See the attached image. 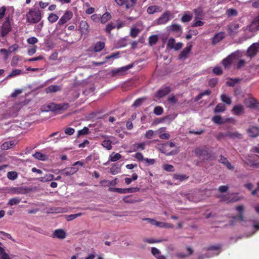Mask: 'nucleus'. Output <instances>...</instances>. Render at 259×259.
Returning <instances> with one entry per match:
<instances>
[{
    "label": "nucleus",
    "instance_id": "nucleus-1",
    "mask_svg": "<svg viewBox=\"0 0 259 259\" xmlns=\"http://www.w3.org/2000/svg\"><path fill=\"white\" fill-rule=\"evenodd\" d=\"M27 21L30 23H36L38 22L41 18V13L39 10L31 9L26 14Z\"/></svg>",
    "mask_w": 259,
    "mask_h": 259
},
{
    "label": "nucleus",
    "instance_id": "nucleus-2",
    "mask_svg": "<svg viewBox=\"0 0 259 259\" xmlns=\"http://www.w3.org/2000/svg\"><path fill=\"white\" fill-rule=\"evenodd\" d=\"M195 154L196 156L202 158V160H208L211 157V154L210 153L207 148H196L195 150Z\"/></svg>",
    "mask_w": 259,
    "mask_h": 259
},
{
    "label": "nucleus",
    "instance_id": "nucleus-3",
    "mask_svg": "<svg viewBox=\"0 0 259 259\" xmlns=\"http://www.w3.org/2000/svg\"><path fill=\"white\" fill-rule=\"evenodd\" d=\"M12 31V26L9 18L5 21L0 28V38L5 37Z\"/></svg>",
    "mask_w": 259,
    "mask_h": 259
},
{
    "label": "nucleus",
    "instance_id": "nucleus-4",
    "mask_svg": "<svg viewBox=\"0 0 259 259\" xmlns=\"http://www.w3.org/2000/svg\"><path fill=\"white\" fill-rule=\"evenodd\" d=\"M175 146V144L173 142H166L163 144L160 148V151L165 154L167 156L173 155L177 154L178 151L177 150H172L170 152H167V147H169L172 148Z\"/></svg>",
    "mask_w": 259,
    "mask_h": 259
},
{
    "label": "nucleus",
    "instance_id": "nucleus-5",
    "mask_svg": "<svg viewBox=\"0 0 259 259\" xmlns=\"http://www.w3.org/2000/svg\"><path fill=\"white\" fill-rule=\"evenodd\" d=\"M48 107L50 110L56 111L65 110L69 107V106L68 103H62L57 104L54 103H51L48 105Z\"/></svg>",
    "mask_w": 259,
    "mask_h": 259
},
{
    "label": "nucleus",
    "instance_id": "nucleus-6",
    "mask_svg": "<svg viewBox=\"0 0 259 259\" xmlns=\"http://www.w3.org/2000/svg\"><path fill=\"white\" fill-rule=\"evenodd\" d=\"M137 0H115V3L120 7H125L126 9L133 8L136 4Z\"/></svg>",
    "mask_w": 259,
    "mask_h": 259
},
{
    "label": "nucleus",
    "instance_id": "nucleus-7",
    "mask_svg": "<svg viewBox=\"0 0 259 259\" xmlns=\"http://www.w3.org/2000/svg\"><path fill=\"white\" fill-rule=\"evenodd\" d=\"M240 30V25L236 22L231 23L228 27L227 31L229 35L231 36H235Z\"/></svg>",
    "mask_w": 259,
    "mask_h": 259
},
{
    "label": "nucleus",
    "instance_id": "nucleus-8",
    "mask_svg": "<svg viewBox=\"0 0 259 259\" xmlns=\"http://www.w3.org/2000/svg\"><path fill=\"white\" fill-rule=\"evenodd\" d=\"M259 51V44L255 42L252 44L247 49L246 55L250 58L254 57Z\"/></svg>",
    "mask_w": 259,
    "mask_h": 259
},
{
    "label": "nucleus",
    "instance_id": "nucleus-9",
    "mask_svg": "<svg viewBox=\"0 0 259 259\" xmlns=\"http://www.w3.org/2000/svg\"><path fill=\"white\" fill-rule=\"evenodd\" d=\"M238 56L237 55L236 53H233L230 55H229L226 58H224L222 60V64L224 67L225 68H230V66L231 65L232 63L233 62V61L237 59Z\"/></svg>",
    "mask_w": 259,
    "mask_h": 259
},
{
    "label": "nucleus",
    "instance_id": "nucleus-10",
    "mask_svg": "<svg viewBox=\"0 0 259 259\" xmlns=\"http://www.w3.org/2000/svg\"><path fill=\"white\" fill-rule=\"evenodd\" d=\"M240 199V198L238 196L237 193H233L226 196H224L222 198V201H226L228 203L236 202L239 201Z\"/></svg>",
    "mask_w": 259,
    "mask_h": 259
},
{
    "label": "nucleus",
    "instance_id": "nucleus-11",
    "mask_svg": "<svg viewBox=\"0 0 259 259\" xmlns=\"http://www.w3.org/2000/svg\"><path fill=\"white\" fill-rule=\"evenodd\" d=\"M170 88L169 87H165L159 89L155 94V97L159 99L167 95L170 92Z\"/></svg>",
    "mask_w": 259,
    "mask_h": 259
},
{
    "label": "nucleus",
    "instance_id": "nucleus-12",
    "mask_svg": "<svg viewBox=\"0 0 259 259\" xmlns=\"http://www.w3.org/2000/svg\"><path fill=\"white\" fill-rule=\"evenodd\" d=\"M73 16L72 12L70 11H67L63 16L59 19L58 24L62 25L67 21L70 20Z\"/></svg>",
    "mask_w": 259,
    "mask_h": 259
},
{
    "label": "nucleus",
    "instance_id": "nucleus-13",
    "mask_svg": "<svg viewBox=\"0 0 259 259\" xmlns=\"http://www.w3.org/2000/svg\"><path fill=\"white\" fill-rule=\"evenodd\" d=\"M171 13L166 11L164 12L157 20V24L161 25L167 23L170 20Z\"/></svg>",
    "mask_w": 259,
    "mask_h": 259
},
{
    "label": "nucleus",
    "instance_id": "nucleus-14",
    "mask_svg": "<svg viewBox=\"0 0 259 259\" xmlns=\"http://www.w3.org/2000/svg\"><path fill=\"white\" fill-rule=\"evenodd\" d=\"M78 168L74 167H66L59 171V172L65 176H71L76 173Z\"/></svg>",
    "mask_w": 259,
    "mask_h": 259
},
{
    "label": "nucleus",
    "instance_id": "nucleus-15",
    "mask_svg": "<svg viewBox=\"0 0 259 259\" xmlns=\"http://www.w3.org/2000/svg\"><path fill=\"white\" fill-rule=\"evenodd\" d=\"M133 66V64H129L127 66L117 68L115 70H113L111 71L112 75V76H115L117 74H123V73L127 71L128 69L132 68Z\"/></svg>",
    "mask_w": 259,
    "mask_h": 259
},
{
    "label": "nucleus",
    "instance_id": "nucleus-16",
    "mask_svg": "<svg viewBox=\"0 0 259 259\" xmlns=\"http://www.w3.org/2000/svg\"><path fill=\"white\" fill-rule=\"evenodd\" d=\"M249 29L251 31L259 30V14L252 21L249 26Z\"/></svg>",
    "mask_w": 259,
    "mask_h": 259
},
{
    "label": "nucleus",
    "instance_id": "nucleus-17",
    "mask_svg": "<svg viewBox=\"0 0 259 259\" xmlns=\"http://www.w3.org/2000/svg\"><path fill=\"white\" fill-rule=\"evenodd\" d=\"M17 144V141L16 140L6 141L2 145L1 149L2 150H7L13 148Z\"/></svg>",
    "mask_w": 259,
    "mask_h": 259
},
{
    "label": "nucleus",
    "instance_id": "nucleus-18",
    "mask_svg": "<svg viewBox=\"0 0 259 259\" xmlns=\"http://www.w3.org/2000/svg\"><path fill=\"white\" fill-rule=\"evenodd\" d=\"M11 192L15 194H25L28 192V189L24 187H12L11 188Z\"/></svg>",
    "mask_w": 259,
    "mask_h": 259
},
{
    "label": "nucleus",
    "instance_id": "nucleus-19",
    "mask_svg": "<svg viewBox=\"0 0 259 259\" xmlns=\"http://www.w3.org/2000/svg\"><path fill=\"white\" fill-rule=\"evenodd\" d=\"M192 46L191 45H189V46H187L179 54V59H186L188 55V54L190 53L191 49H192Z\"/></svg>",
    "mask_w": 259,
    "mask_h": 259
},
{
    "label": "nucleus",
    "instance_id": "nucleus-20",
    "mask_svg": "<svg viewBox=\"0 0 259 259\" xmlns=\"http://www.w3.org/2000/svg\"><path fill=\"white\" fill-rule=\"evenodd\" d=\"M225 38V33L223 32H220L214 35L212 38V44L215 45L219 42L221 40Z\"/></svg>",
    "mask_w": 259,
    "mask_h": 259
},
{
    "label": "nucleus",
    "instance_id": "nucleus-21",
    "mask_svg": "<svg viewBox=\"0 0 259 259\" xmlns=\"http://www.w3.org/2000/svg\"><path fill=\"white\" fill-rule=\"evenodd\" d=\"M247 132L250 137H256L259 135V127L255 126H251L248 129Z\"/></svg>",
    "mask_w": 259,
    "mask_h": 259
},
{
    "label": "nucleus",
    "instance_id": "nucleus-22",
    "mask_svg": "<svg viewBox=\"0 0 259 259\" xmlns=\"http://www.w3.org/2000/svg\"><path fill=\"white\" fill-rule=\"evenodd\" d=\"M140 188L138 187L129 188H119V193L125 194V193H132L138 192Z\"/></svg>",
    "mask_w": 259,
    "mask_h": 259
},
{
    "label": "nucleus",
    "instance_id": "nucleus-23",
    "mask_svg": "<svg viewBox=\"0 0 259 259\" xmlns=\"http://www.w3.org/2000/svg\"><path fill=\"white\" fill-rule=\"evenodd\" d=\"M89 26L85 21H81L79 24V29L82 34H87L89 32Z\"/></svg>",
    "mask_w": 259,
    "mask_h": 259
},
{
    "label": "nucleus",
    "instance_id": "nucleus-24",
    "mask_svg": "<svg viewBox=\"0 0 259 259\" xmlns=\"http://www.w3.org/2000/svg\"><path fill=\"white\" fill-rule=\"evenodd\" d=\"M192 17L193 15L189 11H186L181 17V21L183 23L188 22L192 20Z\"/></svg>",
    "mask_w": 259,
    "mask_h": 259
},
{
    "label": "nucleus",
    "instance_id": "nucleus-25",
    "mask_svg": "<svg viewBox=\"0 0 259 259\" xmlns=\"http://www.w3.org/2000/svg\"><path fill=\"white\" fill-rule=\"evenodd\" d=\"M234 114L240 115L244 111V107L242 105H236L234 106L232 110Z\"/></svg>",
    "mask_w": 259,
    "mask_h": 259
},
{
    "label": "nucleus",
    "instance_id": "nucleus-26",
    "mask_svg": "<svg viewBox=\"0 0 259 259\" xmlns=\"http://www.w3.org/2000/svg\"><path fill=\"white\" fill-rule=\"evenodd\" d=\"M66 233L61 229L56 230L53 233V237H56L59 239H64L66 237Z\"/></svg>",
    "mask_w": 259,
    "mask_h": 259
},
{
    "label": "nucleus",
    "instance_id": "nucleus-27",
    "mask_svg": "<svg viewBox=\"0 0 259 259\" xmlns=\"http://www.w3.org/2000/svg\"><path fill=\"white\" fill-rule=\"evenodd\" d=\"M244 104L249 108H255L257 107L256 105V100L253 98L245 99L244 100Z\"/></svg>",
    "mask_w": 259,
    "mask_h": 259
},
{
    "label": "nucleus",
    "instance_id": "nucleus-28",
    "mask_svg": "<svg viewBox=\"0 0 259 259\" xmlns=\"http://www.w3.org/2000/svg\"><path fill=\"white\" fill-rule=\"evenodd\" d=\"M219 161L224 164L229 169H233L234 166L228 160L227 158L221 155Z\"/></svg>",
    "mask_w": 259,
    "mask_h": 259
},
{
    "label": "nucleus",
    "instance_id": "nucleus-29",
    "mask_svg": "<svg viewBox=\"0 0 259 259\" xmlns=\"http://www.w3.org/2000/svg\"><path fill=\"white\" fill-rule=\"evenodd\" d=\"M151 253L157 259H166L164 255L160 254L159 250L155 247L151 248Z\"/></svg>",
    "mask_w": 259,
    "mask_h": 259
},
{
    "label": "nucleus",
    "instance_id": "nucleus-30",
    "mask_svg": "<svg viewBox=\"0 0 259 259\" xmlns=\"http://www.w3.org/2000/svg\"><path fill=\"white\" fill-rule=\"evenodd\" d=\"M227 137H228L230 139H242L243 138L242 135L237 132H227Z\"/></svg>",
    "mask_w": 259,
    "mask_h": 259
},
{
    "label": "nucleus",
    "instance_id": "nucleus-31",
    "mask_svg": "<svg viewBox=\"0 0 259 259\" xmlns=\"http://www.w3.org/2000/svg\"><path fill=\"white\" fill-rule=\"evenodd\" d=\"M105 47V44L103 41H98L97 42L94 46V51L95 52H100L103 49H104Z\"/></svg>",
    "mask_w": 259,
    "mask_h": 259
},
{
    "label": "nucleus",
    "instance_id": "nucleus-32",
    "mask_svg": "<svg viewBox=\"0 0 259 259\" xmlns=\"http://www.w3.org/2000/svg\"><path fill=\"white\" fill-rule=\"evenodd\" d=\"M54 180V175L51 174H46L44 177L38 178V180L41 182H47Z\"/></svg>",
    "mask_w": 259,
    "mask_h": 259
},
{
    "label": "nucleus",
    "instance_id": "nucleus-33",
    "mask_svg": "<svg viewBox=\"0 0 259 259\" xmlns=\"http://www.w3.org/2000/svg\"><path fill=\"white\" fill-rule=\"evenodd\" d=\"M61 90L59 86L57 85H51L46 89L47 93H51L58 92Z\"/></svg>",
    "mask_w": 259,
    "mask_h": 259
},
{
    "label": "nucleus",
    "instance_id": "nucleus-34",
    "mask_svg": "<svg viewBox=\"0 0 259 259\" xmlns=\"http://www.w3.org/2000/svg\"><path fill=\"white\" fill-rule=\"evenodd\" d=\"M195 14V19H202L203 18V11L201 8H198L193 10Z\"/></svg>",
    "mask_w": 259,
    "mask_h": 259
},
{
    "label": "nucleus",
    "instance_id": "nucleus-35",
    "mask_svg": "<svg viewBox=\"0 0 259 259\" xmlns=\"http://www.w3.org/2000/svg\"><path fill=\"white\" fill-rule=\"evenodd\" d=\"M21 201V198L19 197H15L9 199L8 205L13 206L18 204Z\"/></svg>",
    "mask_w": 259,
    "mask_h": 259
},
{
    "label": "nucleus",
    "instance_id": "nucleus-36",
    "mask_svg": "<svg viewBox=\"0 0 259 259\" xmlns=\"http://www.w3.org/2000/svg\"><path fill=\"white\" fill-rule=\"evenodd\" d=\"M52 213H63L67 211V208L61 207H54L50 209Z\"/></svg>",
    "mask_w": 259,
    "mask_h": 259
},
{
    "label": "nucleus",
    "instance_id": "nucleus-37",
    "mask_svg": "<svg viewBox=\"0 0 259 259\" xmlns=\"http://www.w3.org/2000/svg\"><path fill=\"white\" fill-rule=\"evenodd\" d=\"M123 201L126 203H134L141 201L140 199H135L132 198L131 196H125L123 198Z\"/></svg>",
    "mask_w": 259,
    "mask_h": 259
},
{
    "label": "nucleus",
    "instance_id": "nucleus-38",
    "mask_svg": "<svg viewBox=\"0 0 259 259\" xmlns=\"http://www.w3.org/2000/svg\"><path fill=\"white\" fill-rule=\"evenodd\" d=\"M241 79L238 78H229V80L226 81V84L229 87H234L235 84L238 83Z\"/></svg>",
    "mask_w": 259,
    "mask_h": 259
},
{
    "label": "nucleus",
    "instance_id": "nucleus-39",
    "mask_svg": "<svg viewBox=\"0 0 259 259\" xmlns=\"http://www.w3.org/2000/svg\"><path fill=\"white\" fill-rule=\"evenodd\" d=\"M111 15L109 13L106 12L101 17H100V19L101 22L103 24L106 23L109 20L111 19Z\"/></svg>",
    "mask_w": 259,
    "mask_h": 259
},
{
    "label": "nucleus",
    "instance_id": "nucleus-40",
    "mask_svg": "<svg viewBox=\"0 0 259 259\" xmlns=\"http://www.w3.org/2000/svg\"><path fill=\"white\" fill-rule=\"evenodd\" d=\"M160 11V7L157 6H151L147 8V12L149 14H153Z\"/></svg>",
    "mask_w": 259,
    "mask_h": 259
},
{
    "label": "nucleus",
    "instance_id": "nucleus-41",
    "mask_svg": "<svg viewBox=\"0 0 259 259\" xmlns=\"http://www.w3.org/2000/svg\"><path fill=\"white\" fill-rule=\"evenodd\" d=\"M33 156L38 160L44 161L47 159V155L43 154L42 153L39 152H36L33 155Z\"/></svg>",
    "mask_w": 259,
    "mask_h": 259
},
{
    "label": "nucleus",
    "instance_id": "nucleus-42",
    "mask_svg": "<svg viewBox=\"0 0 259 259\" xmlns=\"http://www.w3.org/2000/svg\"><path fill=\"white\" fill-rule=\"evenodd\" d=\"M121 158V155L119 153H115L113 152L109 156V160L112 162L116 161Z\"/></svg>",
    "mask_w": 259,
    "mask_h": 259
},
{
    "label": "nucleus",
    "instance_id": "nucleus-43",
    "mask_svg": "<svg viewBox=\"0 0 259 259\" xmlns=\"http://www.w3.org/2000/svg\"><path fill=\"white\" fill-rule=\"evenodd\" d=\"M173 178L175 180H179L180 182H182L188 178V177L184 174H175L173 176Z\"/></svg>",
    "mask_w": 259,
    "mask_h": 259
},
{
    "label": "nucleus",
    "instance_id": "nucleus-44",
    "mask_svg": "<svg viewBox=\"0 0 259 259\" xmlns=\"http://www.w3.org/2000/svg\"><path fill=\"white\" fill-rule=\"evenodd\" d=\"M143 242L148 243H160L164 241H166V239H153L152 238H143Z\"/></svg>",
    "mask_w": 259,
    "mask_h": 259
},
{
    "label": "nucleus",
    "instance_id": "nucleus-45",
    "mask_svg": "<svg viewBox=\"0 0 259 259\" xmlns=\"http://www.w3.org/2000/svg\"><path fill=\"white\" fill-rule=\"evenodd\" d=\"M226 110V107L222 103L218 104L215 107L214 112L215 113L223 112Z\"/></svg>",
    "mask_w": 259,
    "mask_h": 259
},
{
    "label": "nucleus",
    "instance_id": "nucleus-46",
    "mask_svg": "<svg viewBox=\"0 0 259 259\" xmlns=\"http://www.w3.org/2000/svg\"><path fill=\"white\" fill-rule=\"evenodd\" d=\"M170 30L172 31L176 32H182V29L180 25L178 24H172L170 25Z\"/></svg>",
    "mask_w": 259,
    "mask_h": 259
},
{
    "label": "nucleus",
    "instance_id": "nucleus-47",
    "mask_svg": "<svg viewBox=\"0 0 259 259\" xmlns=\"http://www.w3.org/2000/svg\"><path fill=\"white\" fill-rule=\"evenodd\" d=\"M0 259H11L3 247H0Z\"/></svg>",
    "mask_w": 259,
    "mask_h": 259
},
{
    "label": "nucleus",
    "instance_id": "nucleus-48",
    "mask_svg": "<svg viewBox=\"0 0 259 259\" xmlns=\"http://www.w3.org/2000/svg\"><path fill=\"white\" fill-rule=\"evenodd\" d=\"M111 144L112 142L110 140H105L102 141L101 145L103 147L109 150H111L112 147Z\"/></svg>",
    "mask_w": 259,
    "mask_h": 259
},
{
    "label": "nucleus",
    "instance_id": "nucleus-49",
    "mask_svg": "<svg viewBox=\"0 0 259 259\" xmlns=\"http://www.w3.org/2000/svg\"><path fill=\"white\" fill-rule=\"evenodd\" d=\"M221 99L222 101L226 104L230 105L232 103L231 98L228 96H227L225 94H222L221 96Z\"/></svg>",
    "mask_w": 259,
    "mask_h": 259
},
{
    "label": "nucleus",
    "instance_id": "nucleus-50",
    "mask_svg": "<svg viewBox=\"0 0 259 259\" xmlns=\"http://www.w3.org/2000/svg\"><path fill=\"white\" fill-rule=\"evenodd\" d=\"M158 36L157 35H151L148 39L149 44L150 46L155 45L158 41Z\"/></svg>",
    "mask_w": 259,
    "mask_h": 259
},
{
    "label": "nucleus",
    "instance_id": "nucleus-51",
    "mask_svg": "<svg viewBox=\"0 0 259 259\" xmlns=\"http://www.w3.org/2000/svg\"><path fill=\"white\" fill-rule=\"evenodd\" d=\"M116 26V25L114 23L110 22L106 25L105 30L106 32L110 33L111 31L115 28Z\"/></svg>",
    "mask_w": 259,
    "mask_h": 259
},
{
    "label": "nucleus",
    "instance_id": "nucleus-52",
    "mask_svg": "<svg viewBox=\"0 0 259 259\" xmlns=\"http://www.w3.org/2000/svg\"><path fill=\"white\" fill-rule=\"evenodd\" d=\"M82 214V213L79 212L76 214H72L70 215H66L65 219L67 221H70L72 220H73L74 219H76V218L81 216Z\"/></svg>",
    "mask_w": 259,
    "mask_h": 259
},
{
    "label": "nucleus",
    "instance_id": "nucleus-53",
    "mask_svg": "<svg viewBox=\"0 0 259 259\" xmlns=\"http://www.w3.org/2000/svg\"><path fill=\"white\" fill-rule=\"evenodd\" d=\"M140 30L137 28H132L130 30V35L133 38L136 37L140 33Z\"/></svg>",
    "mask_w": 259,
    "mask_h": 259
},
{
    "label": "nucleus",
    "instance_id": "nucleus-54",
    "mask_svg": "<svg viewBox=\"0 0 259 259\" xmlns=\"http://www.w3.org/2000/svg\"><path fill=\"white\" fill-rule=\"evenodd\" d=\"M7 177L11 180H15L18 177V174L15 171H9L7 173Z\"/></svg>",
    "mask_w": 259,
    "mask_h": 259
},
{
    "label": "nucleus",
    "instance_id": "nucleus-55",
    "mask_svg": "<svg viewBox=\"0 0 259 259\" xmlns=\"http://www.w3.org/2000/svg\"><path fill=\"white\" fill-rule=\"evenodd\" d=\"M212 121L218 124H221L223 123L222 117L220 115H215L212 119Z\"/></svg>",
    "mask_w": 259,
    "mask_h": 259
},
{
    "label": "nucleus",
    "instance_id": "nucleus-56",
    "mask_svg": "<svg viewBox=\"0 0 259 259\" xmlns=\"http://www.w3.org/2000/svg\"><path fill=\"white\" fill-rule=\"evenodd\" d=\"M58 16L54 13H51L48 17V20L51 23L55 22L58 19Z\"/></svg>",
    "mask_w": 259,
    "mask_h": 259
},
{
    "label": "nucleus",
    "instance_id": "nucleus-57",
    "mask_svg": "<svg viewBox=\"0 0 259 259\" xmlns=\"http://www.w3.org/2000/svg\"><path fill=\"white\" fill-rule=\"evenodd\" d=\"M226 14L228 17H231L237 16L238 13L234 9H229L227 10Z\"/></svg>",
    "mask_w": 259,
    "mask_h": 259
},
{
    "label": "nucleus",
    "instance_id": "nucleus-58",
    "mask_svg": "<svg viewBox=\"0 0 259 259\" xmlns=\"http://www.w3.org/2000/svg\"><path fill=\"white\" fill-rule=\"evenodd\" d=\"M153 112L157 115H160L163 112V109L161 106H156L154 108Z\"/></svg>",
    "mask_w": 259,
    "mask_h": 259
},
{
    "label": "nucleus",
    "instance_id": "nucleus-59",
    "mask_svg": "<svg viewBox=\"0 0 259 259\" xmlns=\"http://www.w3.org/2000/svg\"><path fill=\"white\" fill-rule=\"evenodd\" d=\"M175 45V39L174 38H170L167 42V48L169 49H172Z\"/></svg>",
    "mask_w": 259,
    "mask_h": 259
},
{
    "label": "nucleus",
    "instance_id": "nucleus-60",
    "mask_svg": "<svg viewBox=\"0 0 259 259\" xmlns=\"http://www.w3.org/2000/svg\"><path fill=\"white\" fill-rule=\"evenodd\" d=\"M221 245L220 244L215 245H211L207 247L206 248V250L209 251H218L221 248Z\"/></svg>",
    "mask_w": 259,
    "mask_h": 259
},
{
    "label": "nucleus",
    "instance_id": "nucleus-61",
    "mask_svg": "<svg viewBox=\"0 0 259 259\" xmlns=\"http://www.w3.org/2000/svg\"><path fill=\"white\" fill-rule=\"evenodd\" d=\"M163 168L166 171L173 172L175 171L174 167L168 164L163 165Z\"/></svg>",
    "mask_w": 259,
    "mask_h": 259
},
{
    "label": "nucleus",
    "instance_id": "nucleus-62",
    "mask_svg": "<svg viewBox=\"0 0 259 259\" xmlns=\"http://www.w3.org/2000/svg\"><path fill=\"white\" fill-rule=\"evenodd\" d=\"M89 133V129L87 127H84L82 130L78 131V136L87 135Z\"/></svg>",
    "mask_w": 259,
    "mask_h": 259
},
{
    "label": "nucleus",
    "instance_id": "nucleus-63",
    "mask_svg": "<svg viewBox=\"0 0 259 259\" xmlns=\"http://www.w3.org/2000/svg\"><path fill=\"white\" fill-rule=\"evenodd\" d=\"M200 20L201 19H195V22L191 25V26L198 27L203 26L204 23Z\"/></svg>",
    "mask_w": 259,
    "mask_h": 259
},
{
    "label": "nucleus",
    "instance_id": "nucleus-64",
    "mask_svg": "<svg viewBox=\"0 0 259 259\" xmlns=\"http://www.w3.org/2000/svg\"><path fill=\"white\" fill-rule=\"evenodd\" d=\"M27 42L30 45H34L38 42V39L35 37H30L27 38Z\"/></svg>",
    "mask_w": 259,
    "mask_h": 259
}]
</instances>
